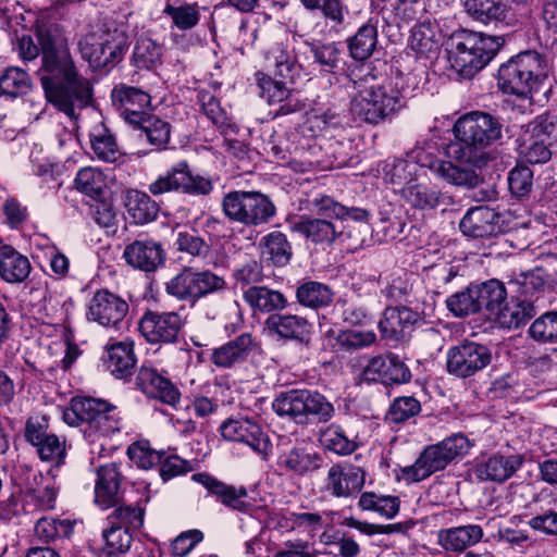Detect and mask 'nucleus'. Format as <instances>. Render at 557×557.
Listing matches in <instances>:
<instances>
[{
	"instance_id": "48",
	"label": "nucleus",
	"mask_w": 557,
	"mask_h": 557,
	"mask_svg": "<svg viewBox=\"0 0 557 557\" xmlns=\"http://www.w3.org/2000/svg\"><path fill=\"white\" fill-rule=\"evenodd\" d=\"M377 44V30L373 24L362 25L349 39L348 48L355 60L363 61L369 59Z\"/></svg>"
},
{
	"instance_id": "49",
	"label": "nucleus",
	"mask_w": 557,
	"mask_h": 557,
	"mask_svg": "<svg viewBox=\"0 0 557 557\" xmlns=\"http://www.w3.org/2000/svg\"><path fill=\"white\" fill-rule=\"evenodd\" d=\"M421 149H416L407 154V159H396L391 165H387L386 177L393 184L413 183L412 177L417 174L419 163L426 165L419 156Z\"/></svg>"
},
{
	"instance_id": "37",
	"label": "nucleus",
	"mask_w": 557,
	"mask_h": 557,
	"mask_svg": "<svg viewBox=\"0 0 557 557\" xmlns=\"http://www.w3.org/2000/svg\"><path fill=\"white\" fill-rule=\"evenodd\" d=\"M400 194L407 205L419 210H433L444 199L440 190L425 183L409 182L401 188Z\"/></svg>"
},
{
	"instance_id": "36",
	"label": "nucleus",
	"mask_w": 557,
	"mask_h": 557,
	"mask_svg": "<svg viewBox=\"0 0 557 557\" xmlns=\"http://www.w3.org/2000/svg\"><path fill=\"white\" fill-rule=\"evenodd\" d=\"M124 205L128 216L136 224H147L158 216L159 206L151 197L137 189H129L125 193Z\"/></svg>"
},
{
	"instance_id": "57",
	"label": "nucleus",
	"mask_w": 557,
	"mask_h": 557,
	"mask_svg": "<svg viewBox=\"0 0 557 557\" xmlns=\"http://www.w3.org/2000/svg\"><path fill=\"white\" fill-rule=\"evenodd\" d=\"M475 292V285H471L450 295L446 300L447 308L456 317H466L479 312L480 306Z\"/></svg>"
},
{
	"instance_id": "31",
	"label": "nucleus",
	"mask_w": 557,
	"mask_h": 557,
	"mask_svg": "<svg viewBox=\"0 0 557 557\" xmlns=\"http://www.w3.org/2000/svg\"><path fill=\"white\" fill-rule=\"evenodd\" d=\"M533 315L532 301L525 299L505 300L495 311L490 314L499 326L505 329H517L524 324Z\"/></svg>"
},
{
	"instance_id": "9",
	"label": "nucleus",
	"mask_w": 557,
	"mask_h": 557,
	"mask_svg": "<svg viewBox=\"0 0 557 557\" xmlns=\"http://www.w3.org/2000/svg\"><path fill=\"white\" fill-rule=\"evenodd\" d=\"M63 420L71 426L87 424L90 430L104 436L120 431L116 407L91 397L73 398L63 412Z\"/></svg>"
},
{
	"instance_id": "35",
	"label": "nucleus",
	"mask_w": 557,
	"mask_h": 557,
	"mask_svg": "<svg viewBox=\"0 0 557 557\" xmlns=\"http://www.w3.org/2000/svg\"><path fill=\"white\" fill-rule=\"evenodd\" d=\"M463 5L474 21L483 24L505 22L511 14L504 0H465Z\"/></svg>"
},
{
	"instance_id": "41",
	"label": "nucleus",
	"mask_w": 557,
	"mask_h": 557,
	"mask_svg": "<svg viewBox=\"0 0 557 557\" xmlns=\"http://www.w3.org/2000/svg\"><path fill=\"white\" fill-rule=\"evenodd\" d=\"M519 154L527 162L531 164L546 163L552 158L549 149L550 143L541 137H535V134L527 128L523 129L519 139Z\"/></svg>"
},
{
	"instance_id": "44",
	"label": "nucleus",
	"mask_w": 557,
	"mask_h": 557,
	"mask_svg": "<svg viewBox=\"0 0 557 557\" xmlns=\"http://www.w3.org/2000/svg\"><path fill=\"white\" fill-rule=\"evenodd\" d=\"M400 502L397 496L383 495L375 492H363L359 495L358 507L362 511H373L392 519L399 511Z\"/></svg>"
},
{
	"instance_id": "39",
	"label": "nucleus",
	"mask_w": 557,
	"mask_h": 557,
	"mask_svg": "<svg viewBox=\"0 0 557 557\" xmlns=\"http://www.w3.org/2000/svg\"><path fill=\"white\" fill-rule=\"evenodd\" d=\"M431 168L440 178L454 186L472 188L480 181L473 169L455 164L451 161L438 160L432 163Z\"/></svg>"
},
{
	"instance_id": "53",
	"label": "nucleus",
	"mask_w": 557,
	"mask_h": 557,
	"mask_svg": "<svg viewBox=\"0 0 557 557\" xmlns=\"http://www.w3.org/2000/svg\"><path fill=\"white\" fill-rule=\"evenodd\" d=\"M376 342L374 331L344 330L338 332L335 344L341 351L352 352L372 346Z\"/></svg>"
},
{
	"instance_id": "64",
	"label": "nucleus",
	"mask_w": 557,
	"mask_h": 557,
	"mask_svg": "<svg viewBox=\"0 0 557 557\" xmlns=\"http://www.w3.org/2000/svg\"><path fill=\"white\" fill-rule=\"evenodd\" d=\"M35 447L42 461L51 462L57 468L64 463L66 456L65 441L60 440L57 435L50 434Z\"/></svg>"
},
{
	"instance_id": "52",
	"label": "nucleus",
	"mask_w": 557,
	"mask_h": 557,
	"mask_svg": "<svg viewBox=\"0 0 557 557\" xmlns=\"http://www.w3.org/2000/svg\"><path fill=\"white\" fill-rule=\"evenodd\" d=\"M527 524L535 532L546 536H557V500L542 505Z\"/></svg>"
},
{
	"instance_id": "6",
	"label": "nucleus",
	"mask_w": 557,
	"mask_h": 557,
	"mask_svg": "<svg viewBox=\"0 0 557 557\" xmlns=\"http://www.w3.org/2000/svg\"><path fill=\"white\" fill-rule=\"evenodd\" d=\"M546 77L545 59L536 51L527 50L500 65L497 84L505 94L527 98Z\"/></svg>"
},
{
	"instance_id": "46",
	"label": "nucleus",
	"mask_w": 557,
	"mask_h": 557,
	"mask_svg": "<svg viewBox=\"0 0 557 557\" xmlns=\"http://www.w3.org/2000/svg\"><path fill=\"white\" fill-rule=\"evenodd\" d=\"M333 293L330 287L315 281L301 283L296 289L297 301L308 308H321L331 304Z\"/></svg>"
},
{
	"instance_id": "4",
	"label": "nucleus",
	"mask_w": 557,
	"mask_h": 557,
	"mask_svg": "<svg viewBox=\"0 0 557 557\" xmlns=\"http://www.w3.org/2000/svg\"><path fill=\"white\" fill-rule=\"evenodd\" d=\"M503 39L467 29L455 32L447 42L448 61L463 78L473 77L497 53Z\"/></svg>"
},
{
	"instance_id": "60",
	"label": "nucleus",
	"mask_w": 557,
	"mask_h": 557,
	"mask_svg": "<svg viewBox=\"0 0 557 557\" xmlns=\"http://www.w3.org/2000/svg\"><path fill=\"white\" fill-rule=\"evenodd\" d=\"M545 285L544 277L536 271L521 272L509 281L511 289L522 297V299L531 301L536 293L541 292Z\"/></svg>"
},
{
	"instance_id": "25",
	"label": "nucleus",
	"mask_w": 557,
	"mask_h": 557,
	"mask_svg": "<svg viewBox=\"0 0 557 557\" xmlns=\"http://www.w3.org/2000/svg\"><path fill=\"white\" fill-rule=\"evenodd\" d=\"M125 261L135 269L151 272L164 260V251L160 243L141 238L136 239L124 249Z\"/></svg>"
},
{
	"instance_id": "27",
	"label": "nucleus",
	"mask_w": 557,
	"mask_h": 557,
	"mask_svg": "<svg viewBox=\"0 0 557 557\" xmlns=\"http://www.w3.org/2000/svg\"><path fill=\"white\" fill-rule=\"evenodd\" d=\"M498 214L487 206L469 209L459 223L460 231L469 237L482 238L499 232Z\"/></svg>"
},
{
	"instance_id": "26",
	"label": "nucleus",
	"mask_w": 557,
	"mask_h": 557,
	"mask_svg": "<svg viewBox=\"0 0 557 557\" xmlns=\"http://www.w3.org/2000/svg\"><path fill=\"white\" fill-rule=\"evenodd\" d=\"M419 320L420 314L408 307H387L379 321V330L382 338L397 342L400 341Z\"/></svg>"
},
{
	"instance_id": "2",
	"label": "nucleus",
	"mask_w": 557,
	"mask_h": 557,
	"mask_svg": "<svg viewBox=\"0 0 557 557\" xmlns=\"http://www.w3.org/2000/svg\"><path fill=\"white\" fill-rule=\"evenodd\" d=\"M503 123L497 116L473 111L462 115L454 125L458 145L449 147V156L467 163H478L484 150L503 138Z\"/></svg>"
},
{
	"instance_id": "13",
	"label": "nucleus",
	"mask_w": 557,
	"mask_h": 557,
	"mask_svg": "<svg viewBox=\"0 0 557 557\" xmlns=\"http://www.w3.org/2000/svg\"><path fill=\"white\" fill-rule=\"evenodd\" d=\"M82 58L94 69H102L122 60L126 50L123 34L114 32L97 37L96 34L83 36L78 41Z\"/></svg>"
},
{
	"instance_id": "43",
	"label": "nucleus",
	"mask_w": 557,
	"mask_h": 557,
	"mask_svg": "<svg viewBox=\"0 0 557 557\" xmlns=\"http://www.w3.org/2000/svg\"><path fill=\"white\" fill-rule=\"evenodd\" d=\"M260 246L262 248V256L274 265L284 267L289 262L292 246L286 235L282 232L274 231L269 233L262 238Z\"/></svg>"
},
{
	"instance_id": "32",
	"label": "nucleus",
	"mask_w": 557,
	"mask_h": 557,
	"mask_svg": "<svg viewBox=\"0 0 557 557\" xmlns=\"http://www.w3.org/2000/svg\"><path fill=\"white\" fill-rule=\"evenodd\" d=\"M265 325L270 333L284 339L302 341L310 333V323L297 314H271Z\"/></svg>"
},
{
	"instance_id": "5",
	"label": "nucleus",
	"mask_w": 557,
	"mask_h": 557,
	"mask_svg": "<svg viewBox=\"0 0 557 557\" xmlns=\"http://www.w3.org/2000/svg\"><path fill=\"white\" fill-rule=\"evenodd\" d=\"M312 206L322 218L301 216L298 222L294 223L293 230L314 244H332L343 234V230L332 219L367 222L370 215L366 209L346 207L326 195L315 197L312 200Z\"/></svg>"
},
{
	"instance_id": "3",
	"label": "nucleus",
	"mask_w": 557,
	"mask_h": 557,
	"mask_svg": "<svg viewBox=\"0 0 557 557\" xmlns=\"http://www.w3.org/2000/svg\"><path fill=\"white\" fill-rule=\"evenodd\" d=\"M350 82L356 91L351 97L350 112L356 121L379 124L405 106L398 89L379 84L371 75Z\"/></svg>"
},
{
	"instance_id": "8",
	"label": "nucleus",
	"mask_w": 557,
	"mask_h": 557,
	"mask_svg": "<svg viewBox=\"0 0 557 557\" xmlns=\"http://www.w3.org/2000/svg\"><path fill=\"white\" fill-rule=\"evenodd\" d=\"M272 408L278 416L288 417L297 423L307 422L309 417H315L325 423L335 413L334 406L325 396L309 389L283 392L275 397Z\"/></svg>"
},
{
	"instance_id": "54",
	"label": "nucleus",
	"mask_w": 557,
	"mask_h": 557,
	"mask_svg": "<svg viewBox=\"0 0 557 557\" xmlns=\"http://www.w3.org/2000/svg\"><path fill=\"white\" fill-rule=\"evenodd\" d=\"M198 100L206 116L216 125L225 136L228 135L230 131H234L233 126L227 122L226 112L213 94L200 90L198 92Z\"/></svg>"
},
{
	"instance_id": "51",
	"label": "nucleus",
	"mask_w": 557,
	"mask_h": 557,
	"mask_svg": "<svg viewBox=\"0 0 557 557\" xmlns=\"http://www.w3.org/2000/svg\"><path fill=\"white\" fill-rule=\"evenodd\" d=\"M133 125L138 126L147 140L159 149L165 147L170 140V124L156 115L147 113L139 122H135Z\"/></svg>"
},
{
	"instance_id": "1",
	"label": "nucleus",
	"mask_w": 557,
	"mask_h": 557,
	"mask_svg": "<svg viewBox=\"0 0 557 557\" xmlns=\"http://www.w3.org/2000/svg\"><path fill=\"white\" fill-rule=\"evenodd\" d=\"M35 34L42 55L39 74L46 97L69 117L75 119L76 109H83L90 102L89 81L77 74L61 25L47 15H40L36 20Z\"/></svg>"
},
{
	"instance_id": "33",
	"label": "nucleus",
	"mask_w": 557,
	"mask_h": 557,
	"mask_svg": "<svg viewBox=\"0 0 557 557\" xmlns=\"http://www.w3.org/2000/svg\"><path fill=\"white\" fill-rule=\"evenodd\" d=\"M244 300L253 311L271 313L287 307L286 297L276 289L267 286L251 285L243 293Z\"/></svg>"
},
{
	"instance_id": "17",
	"label": "nucleus",
	"mask_w": 557,
	"mask_h": 557,
	"mask_svg": "<svg viewBox=\"0 0 557 557\" xmlns=\"http://www.w3.org/2000/svg\"><path fill=\"white\" fill-rule=\"evenodd\" d=\"M361 377L367 382L404 384L411 380V372L396 355L375 356L364 367Z\"/></svg>"
},
{
	"instance_id": "55",
	"label": "nucleus",
	"mask_w": 557,
	"mask_h": 557,
	"mask_svg": "<svg viewBox=\"0 0 557 557\" xmlns=\"http://www.w3.org/2000/svg\"><path fill=\"white\" fill-rule=\"evenodd\" d=\"M127 456L138 468L148 470L161 462L164 451L153 449L147 440H141L128 446Z\"/></svg>"
},
{
	"instance_id": "30",
	"label": "nucleus",
	"mask_w": 557,
	"mask_h": 557,
	"mask_svg": "<svg viewBox=\"0 0 557 557\" xmlns=\"http://www.w3.org/2000/svg\"><path fill=\"white\" fill-rule=\"evenodd\" d=\"M107 369L117 379H125L133 373L137 359L132 342L114 343L107 348L103 359Z\"/></svg>"
},
{
	"instance_id": "19",
	"label": "nucleus",
	"mask_w": 557,
	"mask_h": 557,
	"mask_svg": "<svg viewBox=\"0 0 557 557\" xmlns=\"http://www.w3.org/2000/svg\"><path fill=\"white\" fill-rule=\"evenodd\" d=\"M136 385L148 397L169 406L176 407L181 401L178 388L153 367H140L136 376Z\"/></svg>"
},
{
	"instance_id": "40",
	"label": "nucleus",
	"mask_w": 557,
	"mask_h": 557,
	"mask_svg": "<svg viewBox=\"0 0 557 557\" xmlns=\"http://www.w3.org/2000/svg\"><path fill=\"white\" fill-rule=\"evenodd\" d=\"M163 13L172 20V25L180 30L194 28L200 20L197 3H188L185 0H163Z\"/></svg>"
},
{
	"instance_id": "50",
	"label": "nucleus",
	"mask_w": 557,
	"mask_h": 557,
	"mask_svg": "<svg viewBox=\"0 0 557 557\" xmlns=\"http://www.w3.org/2000/svg\"><path fill=\"white\" fill-rule=\"evenodd\" d=\"M475 289L480 311L485 309L488 312V315L492 314L498 306L504 304L507 298V292L504 284L495 278L475 285Z\"/></svg>"
},
{
	"instance_id": "15",
	"label": "nucleus",
	"mask_w": 557,
	"mask_h": 557,
	"mask_svg": "<svg viewBox=\"0 0 557 557\" xmlns=\"http://www.w3.org/2000/svg\"><path fill=\"white\" fill-rule=\"evenodd\" d=\"M366 483V471L354 463L342 461L330 467L324 488L333 497H356Z\"/></svg>"
},
{
	"instance_id": "7",
	"label": "nucleus",
	"mask_w": 557,
	"mask_h": 557,
	"mask_svg": "<svg viewBox=\"0 0 557 557\" xmlns=\"http://www.w3.org/2000/svg\"><path fill=\"white\" fill-rule=\"evenodd\" d=\"M470 447L471 443L463 434H453L437 444L426 446L413 465L403 468V476L412 482L425 480L455 459L463 457Z\"/></svg>"
},
{
	"instance_id": "23",
	"label": "nucleus",
	"mask_w": 557,
	"mask_h": 557,
	"mask_svg": "<svg viewBox=\"0 0 557 557\" xmlns=\"http://www.w3.org/2000/svg\"><path fill=\"white\" fill-rule=\"evenodd\" d=\"M193 478L224 506L245 513L252 510L253 505L248 499V493L244 486L235 487L203 473L194 474Z\"/></svg>"
},
{
	"instance_id": "63",
	"label": "nucleus",
	"mask_w": 557,
	"mask_h": 557,
	"mask_svg": "<svg viewBox=\"0 0 557 557\" xmlns=\"http://www.w3.org/2000/svg\"><path fill=\"white\" fill-rule=\"evenodd\" d=\"M29 87L28 74L18 69L10 67L0 76V95L16 97Z\"/></svg>"
},
{
	"instance_id": "45",
	"label": "nucleus",
	"mask_w": 557,
	"mask_h": 557,
	"mask_svg": "<svg viewBox=\"0 0 557 557\" xmlns=\"http://www.w3.org/2000/svg\"><path fill=\"white\" fill-rule=\"evenodd\" d=\"M74 185L79 193L98 200L107 189V176L99 169L86 166L77 172Z\"/></svg>"
},
{
	"instance_id": "56",
	"label": "nucleus",
	"mask_w": 557,
	"mask_h": 557,
	"mask_svg": "<svg viewBox=\"0 0 557 557\" xmlns=\"http://www.w3.org/2000/svg\"><path fill=\"white\" fill-rule=\"evenodd\" d=\"M421 411L420 401L412 396H400L395 398L386 412L385 420L388 423H404L418 416Z\"/></svg>"
},
{
	"instance_id": "22",
	"label": "nucleus",
	"mask_w": 557,
	"mask_h": 557,
	"mask_svg": "<svg viewBox=\"0 0 557 557\" xmlns=\"http://www.w3.org/2000/svg\"><path fill=\"white\" fill-rule=\"evenodd\" d=\"M322 456L302 446L283 450L277 457V467L286 475L304 478L322 467Z\"/></svg>"
},
{
	"instance_id": "20",
	"label": "nucleus",
	"mask_w": 557,
	"mask_h": 557,
	"mask_svg": "<svg viewBox=\"0 0 557 557\" xmlns=\"http://www.w3.org/2000/svg\"><path fill=\"white\" fill-rule=\"evenodd\" d=\"M113 106L129 124L139 122L147 114L151 98L145 90L125 84L116 85L111 92Z\"/></svg>"
},
{
	"instance_id": "12",
	"label": "nucleus",
	"mask_w": 557,
	"mask_h": 557,
	"mask_svg": "<svg viewBox=\"0 0 557 557\" xmlns=\"http://www.w3.org/2000/svg\"><path fill=\"white\" fill-rule=\"evenodd\" d=\"M212 189V182L207 177L193 175L186 161L176 163L148 185V191L154 197L169 193L206 196Z\"/></svg>"
},
{
	"instance_id": "34",
	"label": "nucleus",
	"mask_w": 557,
	"mask_h": 557,
	"mask_svg": "<svg viewBox=\"0 0 557 557\" xmlns=\"http://www.w3.org/2000/svg\"><path fill=\"white\" fill-rule=\"evenodd\" d=\"M30 262L12 246H0V277L8 283H22L30 273Z\"/></svg>"
},
{
	"instance_id": "38",
	"label": "nucleus",
	"mask_w": 557,
	"mask_h": 557,
	"mask_svg": "<svg viewBox=\"0 0 557 557\" xmlns=\"http://www.w3.org/2000/svg\"><path fill=\"white\" fill-rule=\"evenodd\" d=\"M267 61L274 74L293 83L300 74V64L293 50L283 44H276L267 53Z\"/></svg>"
},
{
	"instance_id": "61",
	"label": "nucleus",
	"mask_w": 557,
	"mask_h": 557,
	"mask_svg": "<svg viewBox=\"0 0 557 557\" xmlns=\"http://www.w3.org/2000/svg\"><path fill=\"white\" fill-rule=\"evenodd\" d=\"M104 541L103 552L109 556L125 554L131 548L132 532L127 529L109 524L102 532Z\"/></svg>"
},
{
	"instance_id": "29",
	"label": "nucleus",
	"mask_w": 557,
	"mask_h": 557,
	"mask_svg": "<svg viewBox=\"0 0 557 557\" xmlns=\"http://www.w3.org/2000/svg\"><path fill=\"white\" fill-rule=\"evenodd\" d=\"M121 478L115 462L99 468L95 486V500L99 506L108 508L117 504Z\"/></svg>"
},
{
	"instance_id": "16",
	"label": "nucleus",
	"mask_w": 557,
	"mask_h": 557,
	"mask_svg": "<svg viewBox=\"0 0 557 557\" xmlns=\"http://www.w3.org/2000/svg\"><path fill=\"white\" fill-rule=\"evenodd\" d=\"M128 312L127 302L120 296L100 289L88 305L87 318L104 327L117 329Z\"/></svg>"
},
{
	"instance_id": "62",
	"label": "nucleus",
	"mask_w": 557,
	"mask_h": 557,
	"mask_svg": "<svg viewBox=\"0 0 557 557\" xmlns=\"http://www.w3.org/2000/svg\"><path fill=\"white\" fill-rule=\"evenodd\" d=\"M529 334L541 343H557V311H548L536 318Z\"/></svg>"
},
{
	"instance_id": "11",
	"label": "nucleus",
	"mask_w": 557,
	"mask_h": 557,
	"mask_svg": "<svg viewBox=\"0 0 557 557\" xmlns=\"http://www.w3.org/2000/svg\"><path fill=\"white\" fill-rule=\"evenodd\" d=\"M225 280L215 273L184 268L165 285L169 295L195 304L200 298L225 288Z\"/></svg>"
},
{
	"instance_id": "10",
	"label": "nucleus",
	"mask_w": 557,
	"mask_h": 557,
	"mask_svg": "<svg viewBox=\"0 0 557 557\" xmlns=\"http://www.w3.org/2000/svg\"><path fill=\"white\" fill-rule=\"evenodd\" d=\"M221 208L230 221L245 226H258L268 223L276 212V208L270 198L259 191H230L224 195Z\"/></svg>"
},
{
	"instance_id": "47",
	"label": "nucleus",
	"mask_w": 557,
	"mask_h": 557,
	"mask_svg": "<svg viewBox=\"0 0 557 557\" xmlns=\"http://www.w3.org/2000/svg\"><path fill=\"white\" fill-rule=\"evenodd\" d=\"M91 149L96 157L106 162H114L120 150L112 133L102 124H97L90 132Z\"/></svg>"
},
{
	"instance_id": "18",
	"label": "nucleus",
	"mask_w": 557,
	"mask_h": 557,
	"mask_svg": "<svg viewBox=\"0 0 557 557\" xmlns=\"http://www.w3.org/2000/svg\"><path fill=\"white\" fill-rule=\"evenodd\" d=\"M182 326V318L176 312L149 311L139 321L141 335L152 344L175 342Z\"/></svg>"
},
{
	"instance_id": "58",
	"label": "nucleus",
	"mask_w": 557,
	"mask_h": 557,
	"mask_svg": "<svg viewBox=\"0 0 557 557\" xmlns=\"http://www.w3.org/2000/svg\"><path fill=\"white\" fill-rule=\"evenodd\" d=\"M162 47L157 41L140 37L134 47L133 60L139 69H151L160 63Z\"/></svg>"
},
{
	"instance_id": "14",
	"label": "nucleus",
	"mask_w": 557,
	"mask_h": 557,
	"mask_svg": "<svg viewBox=\"0 0 557 557\" xmlns=\"http://www.w3.org/2000/svg\"><path fill=\"white\" fill-rule=\"evenodd\" d=\"M492 361L491 350L474 342H465L447 351V370L458 377L474 375Z\"/></svg>"
},
{
	"instance_id": "42",
	"label": "nucleus",
	"mask_w": 557,
	"mask_h": 557,
	"mask_svg": "<svg viewBox=\"0 0 557 557\" xmlns=\"http://www.w3.org/2000/svg\"><path fill=\"white\" fill-rule=\"evenodd\" d=\"M319 443L324 450L338 456L350 455L358 447L357 443L348 438L345 431L334 423L320 431Z\"/></svg>"
},
{
	"instance_id": "24",
	"label": "nucleus",
	"mask_w": 557,
	"mask_h": 557,
	"mask_svg": "<svg viewBox=\"0 0 557 557\" xmlns=\"http://www.w3.org/2000/svg\"><path fill=\"white\" fill-rule=\"evenodd\" d=\"M257 342L251 334L244 333L234 339L214 348L211 352V362L221 369L233 368L247 360L257 348Z\"/></svg>"
},
{
	"instance_id": "21",
	"label": "nucleus",
	"mask_w": 557,
	"mask_h": 557,
	"mask_svg": "<svg viewBox=\"0 0 557 557\" xmlns=\"http://www.w3.org/2000/svg\"><path fill=\"white\" fill-rule=\"evenodd\" d=\"M521 455L493 454L478 460L473 467V473L479 481L503 483L510 479L522 466Z\"/></svg>"
},
{
	"instance_id": "28",
	"label": "nucleus",
	"mask_w": 557,
	"mask_h": 557,
	"mask_svg": "<svg viewBox=\"0 0 557 557\" xmlns=\"http://www.w3.org/2000/svg\"><path fill=\"white\" fill-rule=\"evenodd\" d=\"M484 535L479 524H467L442 529L437 532V544L449 553H462L478 544Z\"/></svg>"
},
{
	"instance_id": "59",
	"label": "nucleus",
	"mask_w": 557,
	"mask_h": 557,
	"mask_svg": "<svg viewBox=\"0 0 557 557\" xmlns=\"http://www.w3.org/2000/svg\"><path fill=\"white\" fill-rule=\"evenodd\" d=\"M114 527L132 530L139 529L144 523V510L138 506L119 505L107 518Z\"/></svg>"
}]
</instances>
